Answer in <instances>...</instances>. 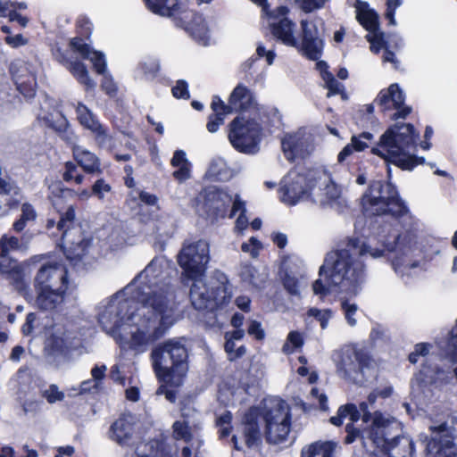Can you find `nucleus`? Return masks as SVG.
I'll return each mask as SVG.
<instances>
[{"instance_id": "69168bd1", "label": "nucleus", "mask_w": 457, "mask_h": 457, "mask_svg": "<svg viewBox=\"0 0 457 457\" xmlns=\"http://www.w3.org/2000/svg\"><path fill=\"white\" fill-rule=\"evenodd\" d=\"M110 378L115 382L120 385L124 386L125 385V377L122 375L121 371V365L120 364H114L111 368L110 371Z\"/></svg>"}, {"instance_id": "e2e57ef3", "label": "nucleus", "mask_w": 457, "mask_h": 457, "mask_svg": "<svg viewBox=\"0 0 457 457\" xmlns=\"http://www.w3.org/2000/svg\"><path fill=\"white\" fill-rule=\"evenodd\" d=\"M247 332L257 340H262L265 337V332L262 329L261 323L256 320L250 321Z\"/></svg>"}, {"instance_id": "4d7b16f0", "label": "nucleus", "mask_w": 457, "mask_h": 457, "mask_svg": "<svg viewBox=\"0 0 457 457\" xmlns=\"http://www.w3.org/2000/svg\"><path fill=\"white\" fill-rule=\"evenodd\" d=\"M112 190V187L104 179H99L92 186L93 195L97 197L99 200H104L105 194Z\"/></svg>"}, {"instance_id": "473e14b6", "label": "nucleus", "mask_w": 457, "mask_h": 457, "mask_svg": "<svg viewBox=\"0 0 457 457\" xmlns=\"http://www.w3.org/2000/svg\"><path fill=\"white\" fill-rule=\"evenodd\" d=\"M170 164L177 170L173 172V177L179 182L186 181L191 175V163L187 158L183 150H176L170 160Z\"/></svg>"}, {"instance_id": "bb28decb", "label": "nucleus", "mask_w": 457, "mask_h": 457, "mask_svg": "<svg viewBox=\"0 0 457 457\" xmlns=\"http://www.w3.org/2000/svg\"><path fill=\"white\" fill-rule=\"evenodd\" d=\"M137 420L132 414L120 415L109 428L108 437L120 446H129L135 436Z\"/></svg>"}, {"instance_id": "c85d7f7f", "label": "nucleus", "mask_w": 457, "mask_h": 457, "mask_svg": "<svg viewBox=\"0 0 457 457\" xmlns=\"http://www.w3.org/2000/svg\"><path fill=\"white\" fill-rule=\"evenodd\" d=\"M68 287L56 288H35L37 297L35 300L36 306L42 311H53L60 306L65 298Z\"/></svg>"}, {"instance_id": "79ce46f5", "label": "nucleus", "mask_w": 457, "mask_h": 457, "mask_svg": "<svg viewBox=\"0 0 457 457\" xmlns=\"http://www.w3.org/2000/svg\"><path fill=\"white\" fill-rule=\"evenodd\" d=\"M62 178L65 182H74L76 185H81L85 179V176L79 171L78 165L72 162L64 163Z\"/></svg>"}, {"instance_id": "f257e3e1", "label": "nucleus", "mask_w": 457, "mask_h": 457, "mask_svg": "<svg viewBox=\"0 0 457 457\" xmlns=\"http://www.w3.org/2000/svg\"><path fill=\"white\" fill-rule=\"evenodd\" d=\"M361 203L364 212L369 215L390 213L399 218L402 230L381 247L351 238L345 247L327 254L321 271L328 272L332 285H341L353 295L361 292L367 280L366 266L361 259L365 254L377 259L383 257L386 251L392 253L391 265L395 272L409 277L411 270L420 266L419 258L425 252L421 224L409 212L391 183L373 181Z\"/></svg>"}, {"instance_id": "3c124183", "label": "nucleus", "mask_w": 457, "mask_h": 457, "mask_svg": "<svg viewBox=\"0 0 457 457\" xmlns=\"http://www.w3.org/2000/svg\"><path fill=\"white\" fill-rule=\"evenodd\" d=\"M303 345L302 335L297 331H291L287 335V342L282 347V351L286 354L293 353L294 348H299Z\"/></svg>"}, {"instance_id": "7c9ffc66", "label": "nucleus", "mask_w": 457, "mask_h": 457, "mask_svg": "<svg viewBox=\"0 0 457 457\" xmlns=\"http://www.w3.org/2000/svg\"><path fill=\"white\" fill-rule=\"evenodd\" d=\"M73 158L83 170L91 175H100L103 172L99 158L92 152L80 145L72 147Z\"/></svg>"}, {"instance_id": "a211bd4d", "label": "nucleus", "mask_w": 457, "mask_h": 457, "mask_svg": "<svg viewBox=\"0 0 457 457\" xmlns=\"http://www.w3.org/2000/svg\"><path fill=\"white\" fill-rule=\"evenodd\" d=\"M356 19L362 27L369 32L366 36L370 43V50L378 53L385 47L384 34L378 28V16L377 12L370 9L366 2L356 0L354 4Z\"/></svg>"}, {"instance_id": "39448f33", "label": "nucleus", "mask_w": 457, "mask_h": 457, "mask_svg": "<svg viewBox=\"0 0 457 457\" xmlns=\"http://www.w3.org/2000/svg\"><path fill=\"white\" fill-rule=\"evenodd\" d=\"M417 137L411 124L395 125L385 131L378 145L371 149V153L403 170H411L418 164L424 162V158H417L409 153Z\"/></svg>"}, {"instance_id": "864d4df0", "label": "nucleus", "mask_w": 457, "mask_h": 457, "mask_svg": "<svg viewBox=\"0 0 457 457\" xmlns=\"http://www.w3.org/2000/svg\"><path fill=\"white\" fill-rule=\"evenodd\" d=\"M262 248V244L255 237H250L247 242L241 245V251L248 253L253 259L259 256Z\"/></svg>"}, {"instance_id": "f3484780", "label": "nucleus", "mask_w": 457, "mask_h": 457, "mask_svg": "<svg viewBox=\"0 0 457 457\" xmlns=\"http://www.w3.org/2000/svg\"><path fill=\"white\" fill-rule=\"evenodd\" d=\"M265 3L266 1L261 5L268 15L272 35L284 45L298 48L300 43L295 34V24L287 17L289 9L286 6H278L271 12H268Z\"/></svg>"}, {"instance_id": "1a4fd4ad", "label": "nucleus", "mask_w": 457, "mask_h": 457, "mask_svg": "<svg viewBox=\"0 0 457 457\" xmlns=\"http://www.w3.org/2000/svg\"><path fill=\"white\" fill-rule=\"evenodd\" d=\"M193 284L190 289V300L196 310L213 309L227 305L232 298V285L223 273L206 282L203 277L190 278Z\"/></svg>"}, {"instance_id": "c9c22d12", "label": "nucleus", "mask_w": 457, "mask_h": 457, "mask_svg": "<svg viewBox=\"0 0 457 457\" xmlns=\"http://www.w3.org/2000/svg\"><path fill=\"white\" fill-rule=\"evenodd\" d=\"M245 203L241 200V198L236 195L235 200L233 203V206L228 214V218H232L237 212H239V216L237 217L235 224L234 230L238 235H243L244 231L248 228L249 220L245 216Z\"/></svg>"}, {"instance_id": "b1692460", "label": "nucleus", "mask_w": 457, "mask_h": 457, "mask_svg": "<svg viewBox=\"0 0 457 457\" xmlns=\"http://www.w3.org/2000/svg\"><path fill=\"white\" fill-rule=\"evenodd\" d=\"M254 104L253 93L241 83L233 89L227 104L219 96H213V106H221L228 113L245 112L253 108Z\"/></svg>"}, {"instance_id": "a878e982", "label": "nucleus", "mask_w": 457, "mask_h": 457, "mask_svg": "<svg viewBox=\"0 0 457 457\" xmlns=\"http://www.w3.org/2000/svg\"><path fill=\"white\" fill-rule=\"evenodd\" d=\"M0 273L21 294L25 295L29 291V284L25 280L23 264L10 257L9 254L0 252Z\"/></svg>"}, {"instance_id": "6e6d98bb", "label": "nucleus", "mask_w": 457, "mask_h": 457, "mask_svg": "<svg viewBox=\"0 0 457 457\" xmlns=\"http://www.w3.org/2000/svg\"><path fill=\"white\" fill-rule=\"evenodd\" d=\"M43 396L49 403H54L64 399V393L60 391L56 385L52 384L48 386V388L44 390Z\"/></svg>"}, {"instance_id": "4468645a", "label": "nucleus", "mask_w": 457, "mask_h": 457, "mask_svg": "<svg viewBox=\"0 0 457 457\" xmlns=\"http://www.w3.org/2000/svg\"><path fill=\"white\" fill-rule=\"evenodd\" d=\"M326 264V260L324 263L320 268V278L315 280L312 284V290L316 295H320V297H324L328 295L334 289H338L340 293L345 294L340 296V309L344 314V317L346 320V323L350 327H355L357 325V315L359 306L358 304L352 299L355 297V295L347 292V290L341 285H332L329 281L328 271H321V269ZM358 295H356L357 296Z\"/></svg>"}, {"instance_id": "393cba45", "label": "nucleus", "mask_w": 457, "mask_h": 457, "mask_svg": "<svg viewBox=\"0 0 457 457\" xmlns=\"http://www.w3.org/2000/svg\"><path fill=\"white\" fill-rule=\"evenodd\" d=\"M302 42L298 48L312 60H318L322 53L323 40L314 21H301Z\"/></svg>"}, {"instance_id": "13d9d810", "label": "nucleus", "mask_w": 457, "mask_h": 457, "mask_svg": "<svg viewBox=\"0 0 457 457\" xmlns=\"http://www.w3.org/2000/svg\"><path fill=\"white\" fill-rule=\"evenodd\" d=\"M102 388V386L95 381L93 378L87 379L81 382L77 395H84L87 393H97Z\"/></svg>"}, {"instance_id": "dca6fc26", "label": "nucleus", "mask_w": 457, "mask_h": 457, "mask_svg": "<svg viewBox=\"0 0 457 457\" xmlns=\"http://www.w3.org/2000/svg\"><path fill=\"white\" fill-rule=\"evenodd\" d=\"M279 194L280 200L287 205L310 200L309 170H290L281 181Z\"/></svg>"}, {"instance_id": "ea45409f", "label": "nucleus", "mask_w": 457, "mask_h": 457, "mask_svg": "<svg viewBox=\"0 0 457 457\" xmlns=\"http://www.w3.org/2000/svg\"><path fill=\"white\" fill-rule=\"evenodd\" d=\"M444 372L440 370H436L430 366H423V368L420 370L418 374L415 375L412 379L411 385L412 386H418L421 387L422 386L432 384L436 382V380L441 379V374Z\"/></svg>"}, {"instance_id": "0e129e2a", "label": "nucleus", "mask_w": 457, "mask_h": 457, "mask_svg": "<svg viewBox=\"0 0 457 457\" xmlns=\"http://www.w3.org/2000/svg\"><path fill=\"white\" fill-rule=\"evenodd\" d=\"M138 196L140 201L145 205L156 207L157 209H159V198L157 197V195L146 191H140Z\"/></svg>"}, {"instance_id": "37998d69", "label": "nucleus", "mask_w": 457, "mask_h": 457, "mask_svg": "<svg viewBox=\"0 0 457 457\" xmlns=\"http://www.w3.org/2000/svg\"><path fill=\"white\" fill-rule=\"evenodd\" d=\"M172 436L176 440H183L188 443L192 440L193 435L189 427V421L176 420L172 425Z\"/></svg>"}, {"instance_id": "49530a36", "label": "nucleus", "mask_w": 457, "mask_h": 457, "mask_svg": "<svg viewBox=\"0 0 457 457\" xmlns=\"http://www.w3.org/2000/svg\"><path fill=\"white\" fill-rule=\"evenodd\" d=\"M36 218V212L33 207L29 204H22L21 216L13 223V229L16 232H21L24 229L28 221L34 220Z\"/></svg>"}, {"instance_id": "8fccbe9b", "label": "nucleus", "mask_w": 457, "mask_h": 457, "mask_svg": "<svg viewBox=\"0 0 457 457\" xmlns=\"http://www.w3.org/2000/svg\"><path fill=\"white\" fill-rule=\"evenodd\" d=\"M374 136L370 132H362L351 137V143L355 148V152H361L368 148L373 142Z\"/></svg>"}, {"instance_id": "5701e85b", "label": "nucleus", "mask_w": 457, "mask_h": 457, "mask_svg": "<svg viewBox=\"0 0 457 457\" xmlns=\"http://www.w3.org/2000/svg\"><path fill=\"white\" fill-rule=\"evenodd\" d=\"M75 109L79 122L94 134L98 145L104 146L111 143L112 137L109 135L107 129L100 123L90 109L80 102L75 105Z\"/></svg>"}, {"instance_id": "20e7f679", "label": "nucleus", "mask_w": 457, "mask_h": 457, "mask_svg": "<svg viewBox=\"0 0 457 457\" xmlns=\"http://www.w3.org/2000/svg\"><path fill=\"white\" fill-rule=\"evenodd\" d=\"M361 409L363 411V423L365 427L361 432L352 427L346 425V436L345 442L352 444L357 438L362 442L364 448L368 452L375 453L376 449H380L381 452L387 453L389 457H411L414 452V445L412 440L408 436H395L392 439L388 438V429L393 425L397 426L396 420L390 417L386 416L382 412H375L370 414L367 411V404H361Z\"/></svg>"}, {"instance_id": "58836bf2", "label": "nucleus", "mask_w": 457, "mask_h": 457, "mask_svg": "<svg viewBox=\"0 0 457 457\" xmlns=\"http://www.w3.org/2000/svg\"><path fill=\"white\" fill-rule=\"evenodd\" d=\"M16 187L10 179H0V217L8 213L10 195L16 194Z\"/></svg>"}, {"instance_id": "4c0bfd02", "label": "nucleus", "mask_w": 457, "mask_h": 457, "mask_svg": "<svg viewBox=\"0 0 457 457\" xmlns=\"http://www.w3.org/2000/svg\"><path fill=\"white\" fill-rule=\"evenodd\" d=\"M239 275L243 281L254 287H262L266 281V274L260 273L253 266L245 263L241 265Z\"/></svg>"}, {"instance_id": "680f3d73", "label": "nucleus", "mask_w": 457, "mask_h": 457, "mask_svg": "<svg viewBox=\"0 0 457 457\" xmlns=\"http://www.w3.org/2000/svg\"><path fill=\"white\" fill-rule=\"evenodd\" d=\"M172 94L176 98H189L187 84L185 80H178L176 86L172 87Z\"/></svg>"}, {"instance_id": "72a5a7b5", "label": "nucleus", "mask_w": 457, "mask_h": 457, "mask_svg": "<svg viewBox=\"0 0 457 457\" xmlns=\"http://www.w3.org/2000/svg\"><path fill=\"white\" fill-rule=\"evenodd\" d=\"M336 444L330 441H317L302 448L300 457H334Z\"/></svg>"}, {"instance_id": "6ab92c4d", "label": "nucleus", "mask_w": 457, "mask_h": 457, "mask_svg": "<svg viewBox=\"0 0 457 457\" xmlns=\"http://www.w3.org/2000/svg\"><path fill=\"white\" fill-rule=\"evenodd\" d=\"M71 46L75 51L79 53L83 58L87 59L92 62L97 73L104 75L101 87L108 95H113L116 92L117 87L112 79L104 74L106 70L104 54L102 52L93 50L89 45L86 44L83 39L79 37L72 38Z\"/></svg>"}, {"instance_id": "e433bc0d", "label": "nucleus", "mask_w": 457, "mask_h": 457, "mask_svg": "<svg viewBox=\"0 0 457 457\" xmlns=\"http://www.w3.org/2000/svg\"><path fill=\"white\" fill-rule=\"evenodd\" d=\"M65 65L76 79L86 87L87 90L95 88L96 83L90 79L84 63L79 61H71L67 62Z\"/></svg>"}, {"instance_id": "de8ad7c7", "label": "nucleus", "mask_w": 457, "mask_h": 457, "mask_svg": "<svg viewBox=\"0 0 457 457\" xmlns=\"http://www.w3.org/2000/svg\"><path fill=\"white\" fill-rule=\"evenodd\" d=\"M30 79H28V84L25 80L19 77L17 79V88L25 97H32L35 95L36 87V75L35 71L29 70Z\"/></svg>"}, {"instance_id": "c756f323", "label": "nucleus", "mask_w": 457, "mask_h": 457, "mask_svg": "<svg viewBox=\"0 0 457 457\" xmlns=\"http://www.w3.org/2000/svg\"><path fill=\"white\" fill-rule=\"evenodd\" d=\"M378 397V394L374 390L368 395L367 401L361 402L360 404L366 403L367 411L372 415V413L370 411V407L373 406ZM376 411H374L373 414ZM361 413L363 414V411L361 409V405H359L358 409L357 406L353 403H346L338 408L337 415L330 418V422L333 425L338 427L342 425L344 419L349 417L350 420L352 421V423L349 425H352L353 428V423L359 420Z\"/></svg>"}, {"instance_id": "7ed1b4c3", "label": "nucleus", "mask_w": 457, "mask_h": 457, "mask_svg": "<svg viewBox=\"0 0 457 457\" xmlns=\"http://www.w3.org/2000/svg\"><path fill=\"white\" fill-rule=\"evenodd\" d=\"M264 422V436L273 445L288 441L292 428V414L288 403L278 397H267L257 407L250 408L245 414L242 426L245 445H257L261 441L259 418Z\"/></svg>"}, {"instance_id": "f8f14e48", "label": "nucleus", "mask_w": 457, "mask_h": 457, "mask_svg": "<svg viewBox=\"0 0 457 457\" xmlns=\"http://www.w3.org/2000/svg\"><path fill=\"white\" fill-rule=\"evenodd\" d=\"M209 244L205 240L185 243L178 254V262L187 278L203 277L210 260Z\"/></svg>"}, {"instance_id": "cd10ccee", "label": "nucleus", "mask_w": 457, "mask_h": 457, "mask_svg": "<svg viewBox=\"0 0 457 457\" xmlns=\"http://www.w3.org/2000/svg\"><path fill=\"white\" fill-rule=\"evenodd\" d=\"M234 200L235 197L221 188L210 187L206 191L205 205L217 218L227 216L228 207L233 205Z\"/></svg>"}, {"instance_id": "09e8293b", "label": "nucleus", "mask_w": 457, "mask_h": 457, "mask_svg": "<svg viewBox=\"0 0 457 457\" xmlns=\"http://www.w3.org/2000/svg\"><path fill=\"white\" fill-rule=\"evenodd\" d=\"M308 316L315 318L320 322V328L326 329L329 320L334 316V312L330 309L311 308L308 311Z\"/></svg>"}, {"instance_id": "0eeeda50", "label": "nucleus", "mask_w": 457, "mask_h": 457, "mask_svg": "<svg viewBox=\"0 0 457 457\" xmlns=\"http://www.w3.org/2000/svg\"><path fill=\"white\" fill-rule=\"evenodd\" d=\"M154 371L160 381L179 386L188 370V353L184 338H171L156 345L150 354Z\"/></svg>"}, {"instance_id": "ddd939ff", "label": "nucleus", "mask_w": 457, "mask_h": 457, "mask_svg": "<svg viewBox=\"0 0 457 457\" xmlns=\"http://www.w3.org/2000/svg\"><path fill=\"white\" fill-rule=\"evenodd\" d=\"M310 200L319 205H330L337 201L342 194L331 173L325 167L309 170Z\"/></svg>"}, {"instance_id": "4be33fe9", "label": "nucleus", "mask_w": 457, "mask_h": 457, "mask_svg": "<svg viewBox=\"0 0 457 457\" xmlns=\"http://www.w3.org/2000/svg\"><path fill=\"white\" fill-rule=\"evenodd\" d=\"M312 137L304 129H299L294 134L286 135L282 141V149L286 158L289 161L303 158L312 150Z\"/></svg>"}, {"instance_id": "aec40b11", "label": "nucleus", "mask_w": 457, "mask_h": 457, "mask_svg": "<svg viewBox=\"0 0 457 457\" xmlns=\"http://www.w3.org/2000/svg\"><path fill=\"white\" fill-rule=\"evenodd\" d=\"M67 287V269L60 262H47L41 266L34 278L35 288Z\"/></svg>"}, {"instance_id": "423d86ee", "label": "nucleus", "mask_w": 457, "mask_h": 457, "mask_svg": "<svg viewBox=\"0 0 457 457\" xmlns=\"http://www.w3.org/2000/svg\"><path fill=\"white\" fill-rule=\"evenodd\" d=\"M331 359L337 376L347 383L361 386L376 375V361L366 348L357 344L335 350Z\"/></svg>"}, {"instance_id": "bf43d9fd", "label": "nucleus", "mask_w": 457, "mask_h": 457, "mask_svg": "<svg viewBox=\"0 0 457 457\" xmlns=\"http://www.w3.org/2000/svg\"><path fill=\"white\" fill-rule=\"evenodd\" d=\"M430 345L425 343H420L415 345L414 351L410 353L409 361L411 363L418 362L419 357L426 356L429 352Z\"/></svg>"}, {"instance_id": "6e6552de", "label": "nucleus", "mask_w": 457, "mask_h": 457, "mask_svg": "<svg viewBox=\"0 0 457 457\" xmlns=\"http://www.w3.org/2000/svg\"><path fill=\"white\" fill-rule=\"evenodd\" d=\"M147 8L155 14L172 18L178 27L187 31L196 41L205 46L210 37L204 18L188 8L191 0H145Z\"/></svg>"}, {"instance_id": "338daca9", "label": "nucleus", "mask_w": 457, "mask_h": 457, "mask_svg": "<svg viewBox=\"0 0 457 457\" xmlns=\"http://www.w3.org/2000/svg\"><path fill=\"white\" fill-rule=\"evenodd\" d=\"M257 57H265L268 65H271L274 62L275 53L272 50H266L262 44H259L256 48Z\"/></svg>"}, {"instance_id": "a18cd8bd", "label": "nucleus", "mask_w": 457, "mask_h": 457, "mask_svg": "<svg viewBox=\"0 0 457 457\" xmlns=\"http://www.w3.org/2000/svg\"><path fill=\"white\" fill-rule=\"evenodd\" d=\"M281 279L283 281L284 287L290 295H299L300 286L298 278L288 272L286 263H284L282 267Z\"/></svg>"}, {"instance_id": "9b49d317", "label": "nucleus", "mask_w": 457, "mask_h": 457, "mask_svg": "<svg viewBox=\"0 0 457 457\" xmlns=\"http://www.w3.org/2000/svg\"><path fill=\"white\" fill-rule=\"evenodd\" d=\"M261 126L254 119L235 118L229 124L228 140L237 151L254 154L261 140Z\"/></svg>"}, {"instance_id": "9d476101", "label": "nucleus", "mask_w": 457, "mask_h": 457, "mask_svg": "<svg viewBox=\"0 0 457 457\" xmlns=\"http://www.w3.org/2000/svg\"><path fill=\"white\" fill-rule=\"evenodd\" d=\"M75 208L73 205L68 207L57 223V228L61 231V244L67 259L74 261L81 259L88 246V241L81 235V228L74 225Z\"/></svg>"}, {"instance_id": "052dcab7", "label": "nucleus", "mask_w": 457, "mask_h": 457, "mask_svg": "<svg viewBox=\"0 0 457 457\" xmlns=\"http://www.w3.org/2000/svg\"><path fill=\"white\" fill-rule=\"evenodd\" d=\"M403 0H386V18L389 21L392 25L395 24V10L401 6Z\"/></svg>"}, {"instance_id": "c03bdc74", "label": "nucleus", "mask_w": 457, "mask_h": 457, "mask_svg": "<svg viewBox=\"0 0 457 457\" xmlns=\"http://www.w3.org/2000/svg\"><path fill=\"white\" fill-rule=\"evenodd\" d=\"M211 107L213 111V114L209 116L206 128L209 132L215 133L220 125L224 123V119L228 112H225L221 106H213V100L212 101Z\"/></svg>"}, {"instance_id": "2f4dec72", "label": "nucleus", "mask_w": 457, "mask_h": 457, "mask_svg": "<svg viewBox=\"0 0 457 457\" xmlns=\"http://www.w3.org/2000/svg\"><path fill=\"white\" fill-rule=\"evenodd\" d=\"M125 457H172L168 451L167 445L162 440H150L140 442L133 453Z\"/></svg>"}, {"instance_id": "a19ab883", "label": "nucleus", "mask_w": 457, "mask_h": 457, "mask_svg": "<svg viewBox=\"0 0 457 457\" xmlns=\"http://www.w3.org/2000/svg\"><path fill=\"white\" fill-rule=\"evenodd\" d=\"M29 242V237L25 235L21 239L14 236L3 235L0 238V252L10 254L12 251L26 248Z\"/></svg>"}, {"instance_id": "412c9836", "label": "nucleus", "mask_w": 457, "mask_h": 457, "mask_svg": "<svg viewBox=\"0 0 457 457\" xmlns=\"http://www.w3.org/2000/svg\"><path fill=\"white\" fill-rule=\"evenodd\" d=\"M405 96L397 84H392L388 88L379 92L374 103L377 104L382 111L395 109L397 112L393 115L394 119H404L411 112V107L404 106Z\"/></svg>"}, {"instance_id": "2eb2a0df", "label": "nucleus", "mask_w": 457, "mask_h": 457, "mask_svg": "<svg viewBox=\"0 0 457 457\" xmlns=\"http://www.w3.org/2000/svg\"><path fill=\"white\" fill-rule=\"evenodd\" d=\"M426 451L428 457H457V443L453 428L445 421L429 426Z\"/></svg>"}, {"instance_id": "5fc2aeb1", "label": "nucleus", "mask_w": 457, "mask_h": 457, "mask_svg": "<svg viewBox=\"0 0 457 457\" xmlns=\"http://www.w3.org/2000/svg\"><path fill=\"white\" fill-rule=\"evenodd\" d=\"M140 69L145 79L151 80L157 76L160 70V64L156 59H148L141 63Z\"/></svg>"}, {"instance_id": "774afa93", "label": "nucleus", "mask_w": 457, "mask_h": 457, "mask_svg": "<svg viewBox=\"0 0 457 457\" xmlns=\"http://www.w3.org/2000/svg\"><path fill=\"white\" fill-rule=\"evenodd\" d=\"M107 370V367L105 365H96L92 370H91V376H92V378L95 380V381H97L98 384H100L102 386V380L105 377V372Z\"/></svg>"}, {"instance_id": "603ef678", "label": "nucleus", "mask_w": 457, "mask_h": 457, "mask_svg": "<svg viewBox=\"0 0 457 457\" xmlns=\"http://www.w3.org/2000/svg\"><path fill=\"white\" fill-rule=\"evenodd\" d=\"M323 81L325 87L328 88V92L327 94V97H330L332 96L341 94L344 90V86L342 83L338 82L331 73H324L323 74Z\"/></svg>"}, {"instance_id": "f704fd0d", "label": "nucleus", "mask_w": 457, "mask_h": 457, "mask_svg": "<svg viewBox=\"0 0 457 457\" xmlns=\"http://www.w3.org/2000/svg\"><path fill=\"white\" fill-rule=\"evenodd\" d=\"M206 176L214 181H228L233 177V171L223 158L216 157L212 160Z\"/></svg>"}, {"instance_id": "f03ea898", "label": "nucleus", "mask_w": 457, "mask_h": 457, "mask_svg": "<svg viewBox=\"0 0 457 457\" xmlns=\"http://www.w3.org/2000/svg\"><path fill=\"white\" fill-rule=\"evenodd\" d=\"M97 319L120 346L137 353L162 338L179 319L162 261L154 259L122 291L103 300Z\"/></svg>"}]
</instances>
